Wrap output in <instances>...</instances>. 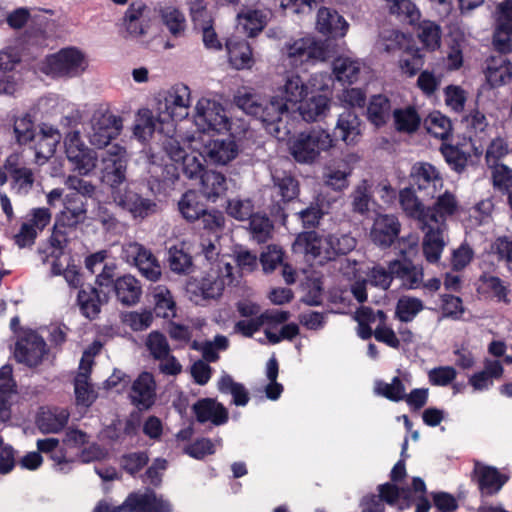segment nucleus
<instances>
[{
  "mask_svg": "<svg viewBox=\"0 0 512 512\" xmlns=\"http://www.w3.org/2000/svg\"><path fill=\"white\" fill-rule=\"evenodd\" d=\"M163 149L171 160H198L199 157L211 160H233L239 155V147L234 139H192L186 147L173 137L163 140Z\"/></svg>",
  "mask_w": 512,
  "mask_h": 512,
  "instance_id": "obj_1",
  "label": "nucleus"
},
{
  "mask_svg": "<svg viewBox=\"0 0 512 512\" xmlns=\"http://www.w3.org/2000/svg\"><path fill=\"white\" fill-rule=\"evenodd\" d=\"M194 121L202 131H229L232 136L241 135L246 131L244 124L237 127L236 123L229 119L222 104L208 98H201L196 103Z\"/></svg>",
  "mask_w": 512,
  "mask_h": 512,
  "instance_id": "obj_2",
  "label": "nucleus"
},
{
  "mask_svg": "<svg viewBox=\"0 0 512 512\" xmlns=\"http://www.w3.org/2000/svg\"><path fill=\"white\" fill-rule=\"evenodd\" d=\"M87 68L84 54L75 48L61 49L47 56L40 64V71L53 78H72Z\"/></svg>",
  "mask_w": 512,
  "mask_h": 512,
  "instance_id": "obj_3",
  "label": "nucleus"
},
{
  "mask_svg": "<svg viewBox=\"0 0 512 512\" xmlns=\"http://www.w3.org/2000/svg\"><path fill=\"white\" fill-rule=\"evenodd\" d=\"M282 54L289 65L297 67L304 63L325 61L328 49L324 41L305 36L287 41L282 48Z\"/></svg>",
  "mask_w": 512,
  "mask_h": 512,
  "instance_id": "obj_4",
  "label": "nucleus"
},
{
  "mask_svg": "<svg viewBox=\"0 0 512 512\" xmlns=\"http://www.w3.org/2000/svg\"><path fill=\"white\" fill-rule=\"evenodd\" d=\"M272 180L273 190L267 209L275 221L279 220L284 224L288 218L286 205L298 198L300 194L299 181L291 174L286 173L283 176L273 174Z\"/></svg>",
  "mask_w": 512,
  "mask_h": 512,
  "instance_id": "obj_5",
  "label": "nucleus"
},
{
  "mask_svg": "<svg viewBox=\"0 0 512 512\" xmlns=\"http://www.w3.org/2000/svg\"><path fill=\"white\" fill-rule=\"evenodd\" d=\"M333 147V139L324 130H312L291 138L288 148L295 160H315Z\"/></svg>",
  "mask_w": 512,
  "mask_h": 512,
  "instance_id": "obj_6",
  "label": "nucleus"
},
{
  "mask_svg": "<svg viewBox=\"0 0 512 512\" xmlns=\"http://www.w3.org/2000/svg\"><path fill=\"white\" fill-rule=\"evenodd\" d=\"M226 274L221 276L218 270L213 268L200 278H193L188 281L186 290L193 297L195 301L217 299L219 298L225 288L226 280L232 282V271L233 267L229 264H225Z\"/></svg>",
  "mask_w": 512,
  "mask_h": 512,
  "instance_id": "obj_7",
  "label": "nucleus"
},
{
  "mask_svg": "<svg viewBox=\"0 0 512 512\" xmlns=\"http://www.w3.org/2000/svg\"><path fill=\"white\" fill-rule=\"evenodd\" d=\"M190 104L191 92L189 87L184 84L174 85L157 103V121L165 123L173 119L185 118L188 116Z\"/></svg>",
  "mask_w": 512,
  "mask_h": 512,
  "instance_id": "obj_8",
  "label": "nucleus"
},
{
  "mask_svg": "<svg viewBox=\"0 0 512 512\" xmlns=\"http://www.w3.org/2000/svg\"><path fill=\"white\" fill-rule=\"evenodd\" d=\"M183 172L189 179H200L201 191L199 192L208 201L216 202L227 191L225 175L214 170L205 169L202 162H190L184 166Z\"/></svg>",
  "mask_w": 512,
  "mask_h": 512,
  "instance_id": "obj_9",
  "label": "nucleus"
},
{
  "mask_svg": "<svg viewBox=\"0 0 512 512\" xmlns=\"http://www.w3.org/2000/svg\"><path fill=\"white\" fill-rule=\"evenodd\" d=\"M90 124V141L100 149L108 145L112 138L118 136L122 129L121 118L114 115L107 107L95 110Z\"/></svg>",
  "mask_w": 512,
  "mask_h": 512,
  "instance_id": "obj_10",
  "label": "nucleus"
},
{
  "mask_svg": "<svg viewBox=\"0 0 512 512\" xmlns=\"http://www.w3.org/2000/svg\"><path fill=\"white\" fill-rule=\"evenodd\" d=\"M288 112V106L280 96H272L270 99H264L257 116L266 131L279 140H283L288 129L283 124L282 117Z\"/></svg>",
  "mask_w": 512,
  "mask_h": 512,
  "instance_id": "obj_11",
  "label": "nucleus"
},
{
  "mask_svg": "<svg viewBox=\"0 0 512 512\" xmlns=\"http://www.w3.org/2000/svg\"><path fill=\"white\" fill-rule=\"evenodd\" d=\"M47 353V345L42 336L36 331L25 332L15 345V359L28 367H37Z\"/></svg>",
  "mask_w": 512,
  "mask_h": 512,
  "instance_id": "obj_12",
  "label": "nucleus"
},
{
  "mask_svg": "<svg viewBox=\"0 0 512 512\" xmlns=\"http://www.w3.org/2000/svg\"><path fill=\"white\" fill-rule=\"evenodd\" d=\"M126 253L143 277L150 281H157L160 278L161 266L149 249L139 243H133L128 246Z\"/></svg>",
  "mask_w": 512,
  "mask_h": 512,
  "instance_id": "obj_13",
  "label": "nucleus"
},
{
  "mask_svg": "<svg viewBox=\"0 0 512 512\" xmlns=\"http://www.w3.org/2000/svg\"><path fill=\"white\" fill-rule=\"evenodd\" d=\"M401 224L394 215H378L372 225L370 237L374 244L386 249L398 238Z\"/></svg>",
  "mask_w": 512,
  "mask_h": 512,
  "instance_id": "obj_14",
  "label": "nucleus"
},
{
  "mask_svg": "<svg viewBox=\"0 0 512 512\" xmlns=\"http://www.w3.org/2000/svg\"><path fill=\"white\" fill-rule=\"evenodd\" d=\"M130 398L139 410L150 409L156 400V382L150 372H142L131 387Z\"/></svg>",
  "mask_w": 512,
  "mask_h": 512,
  "instance_id": "obj_15",
  "label": "nucleus"
},
{
  "mask_svg": "<svg viewBox=\"0 0 512 512\" xmlns=\"http://www.w3.org/2000/svg\"><path fill=\"white\" fill-rule=\"evenodd\" d=\"M478 489L482 496L496 495L509 481V476L501 473L496 467L476 465L473 471Z\"/></svg>",
  "mask_w": 512,
  "mask_h": 512,
  "instance_id": "obj_16",
  "label": "nucleus"
},
{
  "mask_svg": "<svg viewBox=\"0 0 512 512\" xmlns=\"http://www.w3.org/2000/svg\"><path fill=\"white\" fill-rule=\"evenodd\" d=\"M192 411L201 424L211 422L215 426H221L229 420L227 408L213 398L199 399L193 404Z\"/></svg>",
  "mask_w": 512,
  "mask_h": 512,
  "instance_id": "obj_17",
  "label": "nucleus"
},
{
  "mask_svg": "<svg viewBox=\"0 0 512 512\" xmlns=\"http://www.w3.org/2000/svg\"><path fill=\"white\" fill-rule=\"evenodd\" d=\"M477 292L485 297L494 299L498 303L509 305L511 299L510 284L500 277L489 272H482L478 278Z\"/></svg>",
  "mask_w": 512,
  "mask_h": 512,
  "instance_id": "obj_18",
  "label": "nucleus"
},
{
  "mask_svg": "<svg viewBox=\"0 0 512 512\" xmlns=\"http://www.w3.org/2000/svg\"><path fill=\"white\" fill-rule=\"evenodd\" d=\"M114 197L118 205L128 210L134 218L144 219L156 212L157 205L153 200L144 198L130 189H125Z\"/></svg>",
  "mask_w": 512,
  "mask_h": 512,
  "instance_id": "obj_19",
  "label": "nucleus"
},
{
  "mask_svg": "<svg viewBox=\"0 0 512 512\" xmlns=\"http://www.w3.org/2000/svg\"><path fill=\"white\" fill-rule=\"evenodd\" d=\"M111 290L117 301L127 307L137 304L142 295L140 281L130 274L117 277Z\"/></svg>",
  "mask_w": 512,
  "mask_h": 512,
  "instance_id": "obj_20",
  "label": "nucleus"
},
{
  "mask_svg": "<svg viewBox=\"0 0 512 512\" xmlns=\"http://www.w3.org/2000/svg\"><path fill=\"white\" fill-rule=\"evenodd\" d=\"M107 295L96 287L87 285L81 287L77 294V304L81 314L89 320H95L101 312V306L107 302Z\"/></svg>",
  "mask_w": 512,
  "mask_h": 512,
  "instance_id": "obj_21",
  "label": "nucleus"
},
{
  "mask_svg": "<svg viewBox=\"0 0 512 512\" xmlns=\"http://www.w3.org/2000/svg\"><path fill=\"white\" fill-rule=\"evenodd\" d=\"M191 15L195 26L202 31L204 45L209 49H220L221 43L213 28L211 13L196 2L191 7Z\"/></svg>",
  "mask_w": 512,
  "mask_h": 512,
  "instance_id": "obj_22",
  "label": "nucleus"
},
{
  "mask_svg": "<svg viewBox=\"0 0 512 512\" xmlns=\"http://www.w3.org/2000/svg\"><path fill=\"white\" fill-rule=\"evenodd\" d=\"M485 77L493 88L507 84L512 79V66L510 61L502 56H491L486 60Z\"/></svg>",
  "mask_w": 512,
  "mask_h": 512,
  "instance_id": "obj_23",
  "label": "nucleus"
},
{
  "mask_svg": "<svg viewBox=\"0 0 512 512\" xmlns=\"http://www.w3.org/2000/svg\"><path fill=\"white\" fill-rule=\"evenodd\" d=\"M324 244V238L315 230L302 231L296 236L292 249L295 253L315 260L318 257H323Z\"/></svg>",
  "mask_w": 512,
  "mask_h": 512,
  "instance_id": "obj_24",
  "label": "nucleus"
},
{
  "mask_svg": "<svg viewBox=\"0 0 512 512\" xmlns=\"http://www.w3.org/2000/svg\"><path fill=\"white\" fill-rule=\"evenodd\" d=\"M316 29L324 35L343 37L347 32L348 23L335 10L322 7L317 13Z\"/></svg>",
  "mask_w": 512,
  "mask_h": 512,
  "instance_id": "obj_25",
  "label": "nucleus"
},
{
  "mask_svg": "<svg viewBox=\"0 0 512 512\" xmlns=\"http://www.w3.org/2000/svg\"><path fill=\"white\" fill-rule=\"evenodd\" d=\"M13 368L5 364L0 368V423L11 418V395L16 392V382L13 379Z\"/></svg>",
  "mask_w": 512,
  "mask_h": 512,
  "instance_id": "obj_26",
  "label": "nucleus"
},
{
  "mask_svg": "<svg viewBox=\"0 0 512 512\" xmlns=\"http://www.w3.org/2000/svg\"><path fill=\"white\" fill-rule=\"evenodd\" d=\"M35 154L38 159L49 160L54 156L57 145L60 143V132L51 125L42 124L39 133L35 136Z\"/></svg>",
  "mask_w": 512,
  "mask_h": 512,
  "instance_id": "obj_27",
  "label": "nucleus"
},
{
  "mask_svg": "<svg viewBox=\"0 0 512 512\" xmlns=\"http://www.w3.org/2000/svg\"><path fill=\"white\" fill-rule=\"evenodd\" d=\"M268 11L259 9H243L237 15V26L249 37L261 32L267 24Z\"/></svg>",
  "mask_w": 512,
  "mask_h": 512,
  "instance_id": "obj_28",
  "label": "nucleus"
},
{
  "mask_svg": "<svg viewBox=\"0 0 512 512\" xmlns=\"http://www.w3.org/2000/svg\"><path fill=\"white\" fill-rule=\"evenodd\" d=\"M332 67L338 81L354 83L358 81L364 65L359 59L349 56H338L334 59Z\"/></svg>",
  "mask_w": 512,
  "mask_h": 512,
  "instance_id": "obj_29",
  "label": "nucleus"
},
{
  "mask_svg": "<svg viewBox=\"0 0 512 512\" xmlns=\"http://www.w3.org/2000/svg\"><path fill=\"white\" fill-rule=\"evenodd\" d=\"M329 108L330 99L325 95L319 94L303 100L298 110L305 121L314 122L324 118Z\"/></svg>",
  "mask_w": 512,
  "mask_h": 512,
  "instance_id": "obj_30",
  "label": "nucleus"
},
{
  "mask_svg": "<svg viewBox=\"0 0 512 512\" xmlns=\"http://www.w3.org/2000/svg\"><path fill=\"white\" fill-rule=\"evenodd\" d=\"M205 197L196 190L186 191L179 203V211L189 222H194L200 218L201 213L205 212L206 204L203 202Z\"/></svg>",
  "mask_w": 512,
  "mask_h": 512,
  "instance_id": "obj_31",
  "label": "nucleus"
},
{
  "mask_svg": "<svg viewBox=\"0 0 512 512\" xmlns=\"http://www.w3.org/2000/svg\"><path fill=\"white\" fill-rule=\"evenodd\" d=\"M323 259L333 260L339 255H346L356 247V240L348 234H329L325 239Z\"/></svg>",
  "mask_w": 512,
  "mask_h": 512,
  "instance_id": "obj_32",
  "label": "nucleus"
},
{
  "mask_svg": "<svg viewBox=\"0 0 512 512\" xmlns=\"http://www.w3.org/2000/svg\"><path fill=\"white\" fill-rule=\"evenodd\" d=\"M336 131L345 143H355L361 135V121L353 111H344L339 115Z\"/></svg>",
  "mask_w": 512,
  "mask_h": 512,
  "instance_id": "obj_33",
  "label": "nucleus"
},
{
  "mask_svg": "<svg viewBox=\"0 0 512 512\" xmlns=\"http://www.w3.org/2000/svg\"><path fill=\"white\" fill-rule=\"evenodd\" d=\"M444 247L443 231L439 227L433 228L429 226L422 243L423 254L427 262L431 264L437 263L440 260Z\"/></svg>",
  "mask_w": 512,
  "mask_h": 512,
  "instance_id": "obj_34",
  "label": "nucleus"
},
{
  "mask_svg": "<svg viewBox=\"0 0 512 512\" xmlns=\"http://www.w3.org/2000/svg\"><path fill=\"white\" fill-rule=\"evenodd\" d=\"M154 312L157 317L171 319L176 317V302L170 290L164 285H158L153 290Z\"/></svg>",
  "mask_w": 512,
  "mask_h": 512,
  "instance_id": "obj_35",
  "label": "nucleus"
},
{
  "mask_svg": "<svg viewBox=\"0 0 512 512\" xmlns=\"http://www.w3.org/2000/svg\"><path fill=\"white\" fill-rule=\"evenodd\" d=\"M80 369H83L84 371L79 372L74 380L76 400L77 403L89 407L92 405L96 397L94 390L89 383L91 362H89L88 366L85 367L82 359Z\"/></svg>",
  "mask_w": 512,
  "mask_h": 512,
  "instance_id": "obj_36",
  "label": "nucleus"
},
{
  "mask_svg": "<svg viewBox=\"0 0 512 512\" xmlns=\"http://www.w3.org/2000/svg\"><path fill=\"white\" fill-rule=\"evenodd\" d=\"M399 202L404 212L427 226V208L418 200L413 188L407 187L400 191Z\"/></svg>",
  "mask_w": 512,
  "mask_h": 512,
  "instance_id": "obj_37",
  "label": "nucleus"
},
{
  "mask_svg": "<svg viewBox=\"0 0 512 512\" xmlns=\"http://www.w3.org/2000/svg\"><path fill=\"white\" fill-rule=\"evenodd\" d=\"M458 203L455 196L445 191L440 195L432 208H427V225L429 222L438 223L439 218L445 219L447 216L453 215L457 211Z\"/></svg>",
  "mask_w": 512,
  "mask_h": 512,
  "instance_id": "obj_38",
  "label": "nucleus"
},
{
  "mask_svg": "<svg viewBox=\"0 0 512 512\" xmlns=\"http://www.w3.org/2000/svg\"><path fill=\"white\" fill-rule=\"evenodd\" d=\"M325 214L324 198L317 196L306 208L299 211L297 216L304 229L315 230Z\"/></svg>",
  "mask_w": 512,
  "mask_h": 512,
  "instance_id": "obj_39",
  "label": "nucleus"
},
{
  "mask_svg": "<svg viewBox=\"0 0 512 512\" xmlns=\"http://www.w3.org/2000/svg\"><path fill=\"white\" fill-rule=\"evenodd\" d=\"M307 86L297 74L287 75L285 83L280 90L283 97H280L287 103H299L302 102L307 95Z\"/></svg>",
  "mask_w": 512,
  "mask_h": 512,
  "instance_id": "obj_40",
  "label": "nucleus"
},
{
  "mask_svg": "<svg viewBox=\"0 0 512 512\" xmlns=\"http://www.w3.org/2000/svg\"><path fill=\"white\" fill-rule=\"evenodd\" d=\"M86 212L85 204L82 201L77 203V201L69 200L65 209L56 217V221L64 228H75L85 221Z\"/></svg>",
  "mask_w": 512,
  "mask_h": 512,
  "instance_id": "obj_41",
  "label": "nucleus"
},
{
  "mask_svg": "<svg viewBox=\"0 0 512 512\" xmlns=\"http://www.w3.org/2000/svg\"><path fill=\"white\" fill-rule=\"evenodd\" d=\"M229 61L236 69L250 68L252 59V50L245 41L230 42L227 44Z\"/></svg>",
  "mask_w": 512,
  "mask_h": 512,
  "instance_id": "obj_42",
  "label": "nucleus"
},
{
  "mask_svg": "<svg viewBox=\"0 0 512 512\" xmlns=\"http://www.w3.org/2000/svg\"><path fill=\"white\" fill-rule=\"evenodd\" d=\"M391 105L383 95L373 96L367 109L368 119L376 127L384 125L390 117Z\"/></svg>",
  "mask_w": 512,
  "mask_h": 512,
  "instance_id": "obj_43",
  "label": "nucleus"
},
{
  "mask_svg": "<svg viewBox=\"0 0 512 512\" xmlns=\"http://www.w3.org/2000/svg\"><path fill=\"white\" fill-rule=\"evenodd\" d=\"M65 148L67 160H93L97 158V156L93 155V151L80 139L78 131L70 132L66 136Z\"/></svg>",
  "mask_w": 512,
  "mask_h": 512,
  "instance_id": "obj_44",
  "label": "nucleus"
},
{
  "mask_svg": "<svg viewBox=\"0 0 512 512\" xmlns=\"http://www.w3.org/2000/svg\"><path fill=\"white\" fill-rule=\"evenodd\" d=\"M352 167L349 162H342V166L333 167L331 165L325 168L323 173L324 182L333 190L341 191L348 186V177L351 175Z\"/></svg>",
  "mask_w": 512,
  "mask_h": 512,
  "instance_id": "obj_45",
  "label": "nucleus"
},
{
  "mask_svg": "<svg viewBox=\"0 0 512 512\" xmlns=\"http://www.w3.org/2000/svg\"><path fill=\"white\" fill-rule=\"evenodd\" d=\"M168 263L171 271L177 274H190L194 270L192 256L178 246H172L168 251Z\"/></svg>",
  "mask_w": 512,
  "mask_h": 512,
  "instance_id": "obj_46",
  "label": "nucleus"
},
{
  "mask_svg": "<svg viewBox=\"0 0 512 512\" xmlns=\"http://www.w3.org/2000/svg\"><path fill=\"white\" fill-rule=\"evenodd\" d=\"M250 233L258 243H265L272 237L273 223L265 214L253 213L249 217Z\"/></svg>",
  "mask_w": 512,
  "mask_h": 512,
  "instance_id": "obj_47",
  "label": "nucleus"
},
{
  "mask_svg": "<svg viewBox=\"0 0 512 512\" xmlns=\"http://www.w3.org/2000/svg\"><path fill=\"white\" fill-rule=\"evenodd\" d=\"M146 6L143 4H131L125 13L124 23L127 32L132 37H140L145 33V27L142 23Z\"/></svg>",
  "mask_w": 512,
  "mask_h": 512,
  "instance_id": "obj_48",
  "label": "nucleus"
},
{
  "mask_svg": "<svg viewBox=\"0 0 512 512\" xmlns=\"http://www.w3.org/2000/svg\"><path fill=\"white\" fill-rule=\"evenodd\" d=\"M393 116L395 127L400 132L413 133L420 125L421 118L412 107L397 109L394 111Z\"/></svg>",
  "mask_w": 512,
  "mask_h": 512,
  "instance_id": "obj_49",
  "label": "nucleus"
},
{
  "mask_svg": "<svg viewBox=\"0 0 512 512\" xmlns=\"http://www.w3.org/2000/svg\"><path fill=\"white\" fill-rule=\"evenodd\" d=\"M428 133L439 139H446L452 130L451 121L439 112L430 113L424 120Z\"/></svg>",
  "mask_w": 512,
  "mask_h": 512,
  "instance_id": "obj_50",
  "label": "nucleus"
},
{
  "mask_svg": "<svg viewBox=\"0 0 512 512\" xmlns=\"http://www.w3.org/2000/svg\"><path fill=\"white\" fill-rule=\"evenodd\" d=\"M263 98L247 89L239 90L234 96V103L236 106L244 111L246 114L257 118Z\"/></svg>",
  "mask_w": 512,
  "mask_h": 512,
  "instance_id": "obj_51",
  "label": "nucleus"
},
{
  "mask_svg": "<svg viewBox=\"0 0 512 512\" xmlns=\"http://www.w3.org/2000/svg\"><path fill=\"white\" fill-rule=\"evenodd\" d=\"M423 309V302L419 298L403 296L397 302L395 313L401 322L408 323Z\"/></svg>",
  "mask_w": 512,
  "mask_h": 512,
  "instance_id": "obj_52",
  "label": "nucleus"
},
{
  "mask_svg": "<svg viewBox=\"0 0 512 512\" xmlns=\"http://www.w3.org/2000/svg\"><path fill=\"white\" fill-rule=\"evenodd\" d=\"M375 391L393 402H399L405 398V386L398 376L393 377L391 383L377 381Z\"/></svg>",
  "mask_w": 512,
  "mask_h": 512,
  "instance_id": "obj_53",
  "label": "nucleus"
},
{
  "mask_svg": "<svg viewBox=\"0 0 512 512\" xmlns=\"http://www.w3.org/2000/svg\"><path fill=\"white\" fill-rule=\"evenodd\" d=\"M441 311L442 317L452 320H460L465 312L463 301L459 296L452 294H442Z\"/></svg>",
  "mask_w": 512,
  "mask_h": 512,
  "instance_id": "obj_54",
  "label": "nucleus"
},
{
  "mask_svg": "<svg viewBox=\"0 0 512 512\" xmlns=\"http://www.w3.org/2000/svg\"><path fill=\"white\" fill-rule=\"evenodd\" d=\"M156 128V121L152 112L148 109L139 111L136 124L134 126V135L141 141H146L150 138Z\"/></svg>",
  "mask_w": 512,
  "mask_h": 512,
  "instance_id": "obj_55",
  "label": "nucleus"
},
{
  "mask_svg": "<svg viewBox=\"0 0 512 512\" xmlns=\"http://www.w3.org/2000/svg\"><path fill=\"white\" fill-rule=\"evenodd\" d=\"M390 14L404 20L413 22L418 19L419 13L410 0H384Z\"/></svg>",
  "mask_w": 512,
  "mask_h": 512,
  "instance_id": "obj_56",
  "label": "nucleus"
},
{
  "mask_svg": "<svg viewBox=\"0 0 512 512\" xmlns=\"http://www.w3.org/2000/svg\"><path fill=\"white\" fill-rule=\"evenodd\" d=\"M422 165L419 172L414 178V181L419 190L428 188L431 184L433 189L436 188V184L441 185L442 179L436 168L429 162H420Z\"/></svg>",
  "mask_w": 512,
  "mask_h": 512,
  "instance_id": "obj_57",
  "label": "nucleus"
},
{
  "mask_svg": "<svg viewBox=\"0 0 512 512\" xmlns=\"http://www.w3.org/2000/svg\"><path fill=\"white\" fill-rule=\"evenodd\" d=\"M285 252L280 246L268 245L260 255L259 261L265 273H272L284 261Z\"/></svg>",
  "mask_w": 512,
  "mask_h": 512,
  "instance_id": "obj_58",
  "label": "nucleus"
},
{
  "mask_svg": "<svg viewBox=\"0 0 512 512\" xmlns=\"http://www.w3.org/2000/svg\"><path fill=\"white\" fill-rule=\"evenodd\" d=\"M492 181L494 187L502 192H509L512 186V169L504 165L503 162H493Z\"/></svg>",
  "mask_w": 512,
  "mask_h": 512,
  "instance_id": "obj_59",
  "label": "nucleus"
},
{
  "mask_svg": "<svg viewBox=\"0 0 512 512\" xmlns=\"http://www.w3.org/2000/svg\"><path fill=\"white\" fill-rule=\"evenodd\" d=\"M146 346L156 360H163L170 353L168 341L159 331H153L148 335Z\"/></svg>",
  "mask_w": 512,
  "mask_h": 512,
  "instance_id": "obj_60",
  "label": "nucleus"
},
{
  "mask_svg": "<svg viewBox=\"0 0 512 512\" xmlns=\"http://www.w3.org/2000/svg\"><path fill=\"white\" fill-rule=\"evenodd\" d=\"M133 512H163V501L154 493L135 494Z\"/></svg>",
  "mask_w": 512,
  "mask_h": 512,
  "instance_id": "obj_61",
  "label": "nucleus"
},
{
  "mask_svg": "<svg viewBox=\"0 0 512 512\" xmlns=\"http://www.w3.org/2000/svg\"><path fill=\"white\" fill-rule=\"evenodd\" d=\"M149 462L146 452H132L124 454L121 457L122 468L130 475H135L141 471Z\"/></svg>",
  "mask_w": 512,
  "mask_h": 512,
  "instance_id": "obj_62",
  "label": "nucleus"
},
{
  "mask_svg": "<svg viewBox=\"0 0 512 512\" xmlns=\"http://www.w3.org/2000/svg\"><path fill=\"white\" fill-rule=\"evenodd\" d=\"M418 37L427 49L435 50L440 46V28L434 23H423L419 28Z\"/></svg>",
  "mask_w": 512,
  "mask_h": 512,
  "instance_id": "obj_63",
  "label": "nucleus"
},
{
  "mask_svg": "<svg viewBox=\"0 0 512 512\" xmlns=\"http://www.w3.org/2000/svg\"><path fill=\"white\" fill-rule=\"evenodd\" d=\"M495 26L502 31L512 32V0H505L496 6Z\"/></svg>",
  "mask_w": 512,
  "mask_h": 512,
  "instance_id": "obj_64",
  "label": "nucleus"
}]
</instances>
